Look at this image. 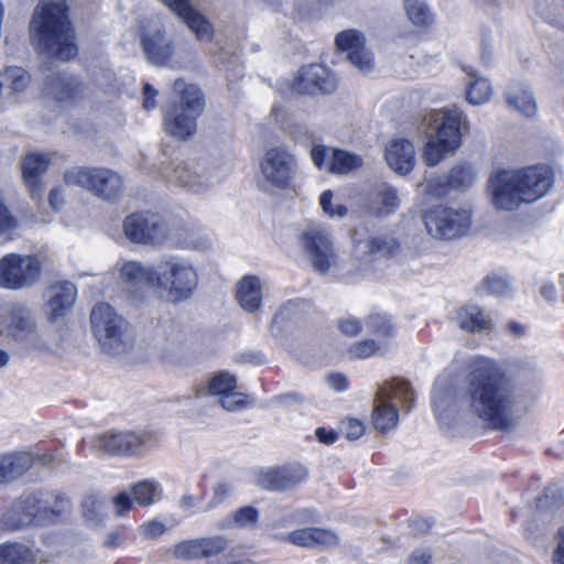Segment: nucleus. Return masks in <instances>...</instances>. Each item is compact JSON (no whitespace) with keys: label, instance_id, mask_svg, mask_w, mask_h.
<instances>
[{"label":"nucleus","instance_id":"1","mask_svg":"<svg viewBox=\"0 0 564 564\" xmlns=\"http://www.w3.org/2000/svg\"><path fill=\"white\" fill-rule=\"evenodd\" d=\"M468 411L492 430L510 431L525 408L521 389L494 360H479L467 376Z\"/></svg>","mask_w":564,"mask_h":564},{"label":"nucleus","instance_id":"2","mask_svg":"<svg viewBox=\"0 0 564 564\" xmlns=\"http://www.w3.org/2000/svg\"><path fill=\"white\" fill-rule=\"evenodd\" d=\"M30 34L36 50L47 57L66 62L77 54L64 0L41 1L33 11Z\"/></svg>","mask_w":564,"mask_h":564},{"label":"nucleus","instance_id":"3","mask_svg":"<svg viewBox=\"0 0 564 564\" xmlns=\"http://www.w3.org/2000/svg\"><path fill=\"white\" fill-rule=\"evenodd\" d=\"M554 183L550 167L529 166L521 170L500 171L489 180L492 203L497 208L512 210L521 204L543 197Z\"/></svg>","mask_w":564,"mask_h":564},{"label":"nucleus","instance_id":"4","mask_svg":"<svg viewBox=\"0 0 564 564\" xmlns=\"http://www.w3.org/2000/svg\"><path fill=\"white\" fill-rule=\"evenodd\" d=\"M0 336L23 352L47 349L35 313L25 303H12L2 308L0 312Z\"/></svg>","mask_w":564,"mask_h":564},{"label":"nucleus","instance_id":"5","mask_svg":"<svg viewBox=\"0 0 564 564\" xmlns=\"http://www.w3.org/2000/svg\"><path fill=\"white\" fill-rule=\"evenodd\" d=\"M173 89L182 95L177 104L164 110V130L177 140H186L196 132V121L204 109L203 94L197 86L185 85L182 79L174 82Z\"/></svg>","mask_w":564,"mask_h":564},{"label":"nucleus","instance_id":"6","mask_svg":"<svg viewBox=\"0 0 564 564\" xmlns=\"http://www.w3.org/2000/svg\"><path fill=\"white\" fill-rule=\"evenodd\" d=\"M90 324L101 350L111 356L129 351L133 339L128 322L107 303L96 304L90 312Z\"/></svg>","mask_w":564,"mask_h":564},{"label":"nucleus","instance_id":"7","mask_svg":"<svg viewBox=\"0 0 564 564\" xmlns=\"http://www.w3.org/2000/svg\"><path fill=\"white\" fill-rule=\"evenodd\" d=\"M352 249L349 273L366 275L373 271V264L382 259L397 256L400 251L398 240L387 234H377L367 228H357L351 235Z\"/></svg>","mask_w":564,"mask_h":564},{"label":"nucleus","instance_id":"8","mask_svg":"<svg viewBox=\"0 0 564 564\" xmlns=\"http://www.w3.org/2000/svg\"><path fill=\"white\" fill-rule=\"evenodd\" d=\"M198 285V272L192 261L170 257L158 264L156 288L166 292L172 303L191 299Z\"/></svg>","mask_w":564,"mask_h":564},{"label":"nucleus","instance_id":"9","mask_svg":"<svg viewBox=\"0 0 564 564\" xmlns=\"http://www.w3.org/2000/svg\"><path fill=\"white\" fill-rule=\"evenodd\" d=\"M297 171V159L285 145L269 147L259 161V185L265 191L288 189Z\"/></svg>","mask_w":564,"mask_h":564},{"label":"nucleus","instance_id":"10","mask_svg":"<svg viewBox=\"0 0 564 564\" xmlns=\"http://www.w3.org/2000/svg\"><path fill=\"white\" fill-rule=\"evenodd\" d=\"M462 111L457 108L441 110L432 115L431 128L435 131V140L426 143L425 163L430 166L438 164L446 152L454 151L460 143Z\"/></svg>","mask_w":564,"mask_h":564},{"label":"nucleus","instance_id":"11","mask_svg":"<svg viewBox=\"0 0 564 564\" xmlns=\"http://www.w3.org/2000/svg\"><path fill=\"white\" fill-rule=\"evenodd\" d=\"M392 400H398L408 409L413 404L414 392L408 381L394 379L378 388L375 398L376 405L372 412V423L380 432L392 430L398 424V409L391 403Z\"/></svg>","mask_w":564,"mask_h":564},{"label":"nucleus","instance_id":"12","mask_svg":"<svg viewBox=\"0 0 564 564\" xmlns=\"http://www.w3.org/2000/svg\"><path fill=\"white\" fill-rule=\"evenodd\" d=\"M64 181L108 200L116 198L122 186L121 176L108 169L72 167L65 172Z\"/></svg>","mask_w":564,"mask_h":564},{"label":"nucleus","instance_id":"13","mask_svg":"<svg viewBox=\"0 0 564 564\" xmlns=\"http://www.w3.org/2000/svg\"><path fill=\"white\" fill-rule=\"evenodd\" d=\"M42 271L41 261L35 256L9 253L0 259V288L22 290L33 285Z\"/></svg>","mask_w":564,"mask_h":564},{"label":"nucleus","instance_id":"14","mask_svg":"<svg viewBox=\"0 0 564 564\" xmlns=\"http://www.w3.org/2000/svg\"><path fill=\"white\" fill-rule=\"evenodd\" d=\"M154 446L152 434L131 431L105 433L91 440L93 449L120 456H142Z\"/></svg>","mask_w":564,"mask_h":564},{"label":"nucleus","instance_id":"15","mask_svg":"<svg viewBox=\"0 0 564 564\" xmlns=\"http://www.w3.org/2000/svg\"><path fill=\"white\" fill-rule=\"evenodd\" d=\"M470 223V213L466 209L437 206L424 214L426 230L436 239L458 238L468 231Z\"/></svg>","mask_w":564,"mask_h":564},{"label":"nucleus","instance_id":"16","mask_svg":"<svg viewBox=\"0 0 564 564\" xmlns=\"http://www.w3.org/2000/svg\"><path fill=\"white\" fill-rule=\"evenodd\" d=\"M311 265L321 274H325L336 264L337 253L334 249L330 235L318 226L304 230L300 236Z\"/></svg>","mask_w":564,"mask_h":564},{"label":"nucleus","instance_id":"17","mask_svg":"<svg viewBox=\"0 0 564 564\" xmlns=\"http://www.w3.org/2000/svg\"><path fill=\"white\" fill-rule=\"evenodd\" d=\"M40 508L37 494L20 496L1 513L0 530L15 532L30 527L43 525Z\"/></svg>","mask_w":564,"mask_h":564},{"label":"nucleus","instance_id":"18","mask_svg":"<svg viewBox=\"0 0 564 564\" xmlns=\"http://www.w3.org/2000/svg\"><path fill=\"white\" fill-rule=\"evenodd\" d=\"M126 237L134 243L161 245L167 237L162 217L153 213H135L123 221Z\"/></svg>","mask_w":564,"mask_h":564},{"label":"nucleus","instance_id":"19","mask_svg":"<svg viewBox=\"0 0 564 564\" xmlns=\"http://www.w3.org/2000/svg\"><path fill=\"white\" fill-rule=\"evenodd\" d=\"M163 175L169 182L194 193H200L214 184L207 167L194 160L182 161L173 166H166L163 170Z\"/></svg>","mask_w":564,"mask_h":564},{"label":"nucleus","instance_id":"20","mask_svg":"<svg viewBox=\"0 0 564 564\" xmlns=\"http://www.w3.org/2000/svg\"><path fill=\"white\" fill-rule=\"evenodd\" d=\"M337 87L335 76L321 64H311L300 68L291 88L305 95L332 94Z\"/></svg>","mask_w":564,"mask_h":564},{"label":"nucleus","instance_id":"21","mask_svg":"<svg viewBox=\"0 0 564 564\" xmlns=\"http://www.w3.org/2000/svg\"><path fill=\"white\" fill-rule=\"evenodd\" d=\"M306 476L307 470L303 465L290 464L259 471L256 484L265 490L285 491L300 485Z\"/></svg>","mask_w":564,"mask_h":564},{"label":"nucleus","instance_id":"22","mask_svg":"<svg viewBox=\"0 0 564 564\" xmlns=\"http://www.w3.org/2000/svg\"><path fill=\"white\" fill-rule=\"evenodd\" d=\"M143 53L152 65L164 66L174 54V42L162 26L143 28L140 34Z\"/></svg>","mask_w":564,"mask_h":564},{"label":"nucleus","instance_id":"23","mask_svg":"<svg viewBox=\"0 0 564 564\" xmlns=\"http://www.w3.org/2000/svg\"><path fill=\"white\" fill-rule=\"evenodd\" d=\"M237 380L228 372H219L210 378L207 390L218 397L219 404L227 411H237L248 404V397L236 391Z\"/></svg>","mask_w":564,"mask_h":564},{"label":"nucleus","instance_id":"24","mask_svg":"<svg viewBox=\"0 0 564 564\" xmlns=\"http://www.w3.org/2000/svg\"><path fill=\"white\" fill-rule=\"evenodd\" d=\"M335 44L338 50L347 52V58L361 72L373 68L372 54L365 46L364 35L356 30H346L336 35Z\"/></svg>","mask_w":564,"mask_h":564},{"label":"nucleus","instance_id":"25","mask_svg":"<svg viewBox=\"0 0 564 564\" xmlns=\"http://www.w3.org/2000/svg\"><path fill=\"white\" fill-rule=\"evenodd\" d=\"M164 4L182 19L198 41H212L214 29L210 22L192 4L191 0H162Z\"/></svg>","mask_w":564,"mask_h":564},{"label":"nucleus","instance_id":"26","mask_svg":"<svg viewBox=\"0 0 564 564\" xmlns=\"http://www.w3.org/2000/svg\"><path fill=\"white\" fill-rule=\"evenodd\" d=\"M164 4L182 19L198 41H212L214 29L210 22L192 4L191 0H162Z\"/></svg>","mask_w":564,"mask_h":564},{"label":"nucleus","instance_id":"27","mask_svg":"<svg viewBox=\"0 0 564 564\" xmlns=\"http://www.w3.org/2000/svg\"><path fill=\"white\" fill-rule=\"evenodd\" d=\"M184 343L185 333L178 323L169 319L155 328V350L161 359L172 361Z\"/></svg>","mask_w":564,"mask_h":564},{"label":"nucleus","instance_id":"28","mask_svg":"<svg viewBox=\"0 0 564 564\" xmlns=\"http://www.w3.org/2000/svg\"><path fill=\"white\" fill-rule=\"evenodd\" d=\"M51 159L46 153H30L22 162V175L31 197L39 202L44 192L42 176L50 165Z\"/></svg>","mask_w":564,"mask_h":564},{"label":"nucleus","instance_id":"29","mask_svg":"<svg viewBox=\"0 0 564 564\" xmlns=\"http://www.w3.org/2000/svg\"><path fill=\"white\" fill-rule=\"evenodd\" d=\"M76 295V286L70 282L64 281L50 286L46 303L48 321L56 322L65 316L75 304Z\"/></svg>","mask_w":564,"mask_h":564},{"label":"nucleus","instance_id":"30","mask_svg":"<svg viewBox=\"0 0 564 564\" xmlns=\"http://www.w3.org/2000/svg\"><path fill=\"white\" fill-rule=\"evenodd\" d=\"M386 161L397 173L405 175L415 165V150L406 139L392 140L386 148Z\"/></svg>","mask_w":564,"mask_h":564},{"label":"nucleus","instance_id":"31","mask_svg":"<svg viewBox=\"0 0 564 564\" xmlns=\"http://www.w3.org/2000/svg\"><path fill=\"white\" fill-rule=\"evenodd\" d=\"M400 206V197L394 187L388 184L378 185L369 200V213L376 217H386L394 214Z\"/></svg>","mask_w":564,"mask_h":564},{"label":"nucleus","instance_id":"32","mask_svg":"<svg viewBox=\"0 0 564 564\" xmlns=\"http://www.w3.org/2000/svg\"><path fill=\"white\" fill-rule=\"evenodd\" d=\"M158 268L142 265L138 261L124 262L120 270V279L130 288H156Z\"/></svg>","mask_w":564,"mask_h":564},{"label":"nucleus","instance_id":"33","mask_svg":"<svg viewBox=\"0 0 564 564\" xmlns=\"http://www.w3.org/2000/svg\"><path fill=\"white\" fill-rule=\"evenodd\" d=\"M305 306L306 303L301 300H292L282 305L272 319L271 334L279 337L284 330L300 323L303 319Z\"/></svg>","mask_w":564,"mask_h":564},{"label":"nucleus","instance_id":"34","mask_svg":"<svg viewBox=\"0 0 564 564\" xmlns=\"http://www.w3.org/2000/svg\"><path fill=\"white\" fill-rule=\"evenodd\" d=\"M82 84L72 75L55 74L45 82V91L57 100L76 98L82 93Z\"/></svg>","mask_w":564,"mask_h":564},{"label":"nucleus","instance_id":"35","mask_svg":"<svg viewBox=\"0 0 564 564\" xmlns=\"http://www.w3.org/2000/svg\"><path fill=\"white\" fill-rule=\"evenodd\" d=\"M237 300L248 313L257 312L262 304V289L259 278L247 275L237 285Z\"/></svg>","mask_w":564,"mask_h":564},{"label":"nucleus","instance_id":"36","mask_svg":"<svg viewBox=\"0 0 564 564\" xmlns=\"http://www.w3.org/2000/svg\"><path fill=\"white\" fill-rule=\"evenodd\" d=\"M32 465L33 459L29 453L0 455V471L3 482L21 477Z\"/></svg>","mask_w":564,"mask_h":564},{"label":"nucleus","instance_id":"37","mask_svg":"<svg viewBox=\"0 0 564 564\" xmlns=\"http://www.w3.org/2000/svg\"><path fill=\"white\" fill-rule=\"evenodd\" d=\"M456 390L452 378L441 376L433 388V405L437 416L448 410L455 402Z\"/></svg>","mask_w":564,"mask_h":564},{"label":"nucleus","instance_id":"38","mask_svg":"<svg viewBox=\"0 0 564 564\" xmlns=\"http://www.w3.org/2000/svg\"><path fill=\"white\" fill-rule=\"evenodd\" d=\"M40 496V513L43 524L54 521L70 507L69 500L62 494H42Z\"/></svg>","mask_w":564,"mask_h":564},{"label":"nucleus","instance_id":"39","mask_svg":"<svg viewBox=\"0 0 564 564\" xmlns=\"http://www.w3.org/2000/svg\"><path fill=\"white\" fill-rule=\"evenodd\" d=\"M458 325L462 329L476 333L490 329L491 319L475 305L466 306L457 313Z\"/></svg>","mask_w":564,"mask_h":564},{"label":"nucleus","instance_id":"40","mask_svg":"<svg viewBox=\"0 0 564 564\" xmlns=\"http://www.w3.org/2000/svg\"><path fill=\"white\" fill-rule=\"evenodd\" d=\"M33 551L19 542L0 544V564H35Z\"/></svg>","mask_w":564,"mask_h":564},{"label":"nucleus","instance_id":"41","mask_svg":"<svg viewBox=\"0 0 564 564\" xmlns=\"http://www.w3.org/2000/svg\"><path fill=\"white\" fill-rule=\"evenodd\" d=\"M507 102L525 117H532L536 113V104L528 88L512 87L507 94Z\"/></svg>","mask_w":564,"mask_h":564},{"label":"nucleus","instance_id":"42","mask_svg":"<svg viewBox=\"0 0 564 564\" xmlns=\"http://www.w3.org/2000/svg\"><path fill=\"white\" fill-rule=\"evenodd\" d=\"M1 94L7 90L8 94L23 91L30 84V75L21 67H8L0 74Z\"/></svg>","mask_w":564,"mask_h":564},{"label":"nucleus","instance_id":"43","mask_svg":"<svg viewBox=\"0 0 564 564\" xmlns=\"http://www.w3.org/2000/svg\"><path fill=\"white\" fill-rule=\"evenodd\" d=\"M134 502L140 506H151L155 503L162 495L160 484L154 480H142L131 487Z\"/></svg>","mask_w":564,"mask_h":564},{"label":"nucleus","instance_id":"44","mask_svg":"<svg viewBox=\"0 0 564 564\" xmlns=\"http://www.w3.org/2000/svg\"><path fill=\"white\" fill-rule=\"evenodd\" d=\"M361 165L362 160L360 156L346 151L334 150L332 151L330 162L327 165V171L332 173L344 174L358 169Z\"/></svg>","mask_w":564,"mask_h":564},{"label":"nucleus","instance_id":"45","mask_svg":"<svg viewBox=\"0 0 564 564\" xmlns=\"http://www.w3.org/2000/svg\"><path fill=\"white\" fill-rule=\"evenodd\" d=\"M454 191H467L477 180V173L473 166L465 163L454 165L448 172Z\"/></svg>","mask_w":564,"mask_h":564},{"label":"nucleus","instance_id":"46","mask_svg":"<svg viewBox=\"0 0 564 564\" xmlns=\"http://www.w3.org/2000/svg\"><path fill=\"white\" fill-rule=\"evenodd\" d=\"M404 8L413 24L425 28L433 23V15L425 4V0H404Z\"/></svg>","mask_w":564,"mask_h":564},{"label":"nucleus","instance_id":"47","mask_svg":"<svg viewBox=\"0 0 564 564\" xmlns=\"http://www.w3.org/2000/svg\"><path fill=\"white\" fill-rule=\"evenodd\" d=\"M259 519V511L250 506L239 508L229 514L221 522V528H245L256 524Z\"/></svg>","mask_w":564,"mask_h":564},{"label":"nucleus","instance_id":"48","mask_svg":"<svg viewBox=\"0 0 564 564\" xmlns=\"http://www.w3.org/2000/svg\"><path fill=\"white\" fill-rule=\"evenodd\" d=\"M492 94L491 85L484 77H476L467 87L466 99L471 105H481L487 102Z\"/></svg>","mask_w":564,"mask_h":564},{"label":"nucleus","instance_id":"49","mask_svg":"<svg viewBox=\"0 0 564 564\" xmlns=\"http://www.w3.org/2000/svg\"><path fill=\"white\" fill-rule=\"evenodd\" d=\"M422 192L433 197H444L454 191L448 173L446 175L426 178L420 184Z\"/></svg>","mask_w":564,"mask_h":564},{"label":"nucleus","instance_id":"50","mask_svg":"<svg viewBox=\"0 0 564 564\" xmlns=\"http://www.w3.org/2000/svg\"><path fill=\"white\" fill-rule=\"evenodd\" d=\"M365 323L368 332L378 337H392L394 334V326L387 315L370 314Z\"/></svg>","mask_w":564,"mask_h":564},{"label":"nucleus","instance_id":"51","mask_svg":"<svg viewBox=\"0 0 564 564\" xmlns=\"http://www.w3.org/2000/svg\"><path fill=\"white\" fill-rule=\"evenodd\" d=\"M83 514L87 521L98 523L105 518V508L102 500L96 495H88L84 498Z\"/></svg>","mask_w":564,"mask_h":564},{"label":"nucleus","instance_id":"52","mask_svg":"<svg viewBox=\"0 0 564 564\" xmlns=\"http://www.w3.org/2000/svg\"><path fill=\"white\" fill-rule=\"evenodd\" d=\"M173 555L180 560L202 558L200 539L185 540L175 544Z\"/></svg>","mask_w":564,"mask_h":564},{"label":"nucleus","instance_id":"53","mask_svg":"<svg viewBox=\"0 0 564 564\" xmlns=\"http://www.w3.org/2000/svg\"><path fill=\"white\" fill-rule=\"evenodd\" d=\"M386 350V346L379 345L373 339H365L352 344L349 348V354L354 358H368Z\"/></svg>","mask_w":564,"mask_h":564},{"label":"nucleus","instance_id":"54","mask_svg":"<svg viewBox=\"0 0 564 564\" xmlns=\"http://www.w3.org/2000/svg\"><path fill=\"white\" fill-rule=\"evenodd\" d=\"M200 539L202 558L212 557L224 552L228 545L225 538L216 535Z\"/></svg>","mask_w":564,"mask_h":564},{"label":"nucleus","instance_id":"55","mask_svg":"<svg viewBox=\"0 0 564 564\" xmlns=\"http://www.w3.org/2000/svg\"><path fill=\"white\" fill-rule=\"evenodd\" d=\"M280 541L289 542L293 545L301 547H313V533L312 528H304L294 530L289 534L276 535Z\"/></svg>","mask_w":564,"mask_h":564},{"label":"nucleus","instance_id":"56","mask_svg":"<svg viewBox=\"0 0 564 564\" xmlns=\"http://www.w3.org/2000/svg\"><path fill=\"white\" fill-rule=\"evenodd\" d=\"M313 533V547H334L338 544L339 538L336 532L322 529V528H312Z\"/></svg>","mask_w":564,"mask_h":564},{"label":"nucleus","instance_id":"57","mask_svg":"<svg viewBox=\"0 0 564 564\" xmlns=\"http://www.w3.org/2000/svg\"><path fill=\"white\" fill-rule=\"evenodd\" d=\"M181 243L184 248L206 250L210 247V239L202 230L191 229L186 231V236Z\"/></svg>","mask_w":564,"mask_h":564},{"label":"nucleus","instance_id":"58","mask_svg":"<svg viewBox=\"0 0 564 564\" xmlns=\"http://www.w3.org/2000/svg\"><path fill=\"white\" fill-rule=\"evenodd\" d=\"M332 151H334V149H328L323 145L314 147L311 151V156H312L314 164L318 169L327 170V165L330 162Z\"/></svg>","mask_w":564,"mask_h":564},{"label":"nucleus","instance_id":"59","mask_svg":"<svg viewBox=\"0 0 564 564\" xmlns=\"http://www.w3.org/2000/svg\"><path fill=\"white\" fill-rule=\"evenodd\" d=\"M332 199L333 193L330 191H325L322 193L319 198V204L323 210L330 216H345L347 213V208L344 205H337L335 209L332 208Z\"/></svg>","mask_w":564,"mask_h":564},{"label":"nucleus","instance_id":"60","mask_svg":"<svg viewBox=\"0 0 564 564\" xmlns=\"http://www.w3.org/2000/svg\"><path fill=\"white\" fill-rule=\"evenodd\" d=\"M230 485L227 482H218L213 488V498L207 505V509H213L220 505L229 496Z\"/></svg>","mask_w":564,"mask_h":564},{"label":"nucleus","instance_id":"61","mask_svg":"<svg viewBox=\"0 0 564 564\" xmlns=\"http://www.w3.org/2000/svg\"><path fill=\"white\" fill-rule=\"evenodd\" d=\"M485 286L490 293L496 295H502L509 291L508 281L500 276H488L485 280Z\"/></svg>","mask_w":564,"mask_h":564},{"label":"nucleus","instance_id":"62","mask_svg":"<svg viewBox=\"0 0 564 564\" xmlns=\"http://www.w3.org/2000/svg\"><path fill=\"white\" fill-rule=\"evenodd\" d=\"M140 530L144 538L156 539L165 532L166 528L163 522L153 520L143 523Z\"/></svg>","mask_w":564,"mask_h":564},{"label":"nucleus","instance_id":"63","mask_svg":"<svg viewBox=\"0 0 564 564\" xmlns=\"http://www.w3.org/2000/svg\"><path fill=\"white\" fill-rule=\"evenodd\" d=\"M338 327L347 336H357L361 332L360 321L352 316L339 319Z\"/></svg>","mask_w":564,"mask_h":564},{"label":"nucleus","instance_id":"64","mask_svg":"<svg viewBox=\"0 0 564 564\" xmlns=\"http://www.w3.org/2000/svg\"><path fill=\"white\" fill-rule=\"evenodd\" d=\"M133 501L134 500L131 499L127 492L118 494L112 500L116 514L123 516L126 512L131 510Z\"/></svg>","mask_w":564,"mask_h":564}]
</instances>
